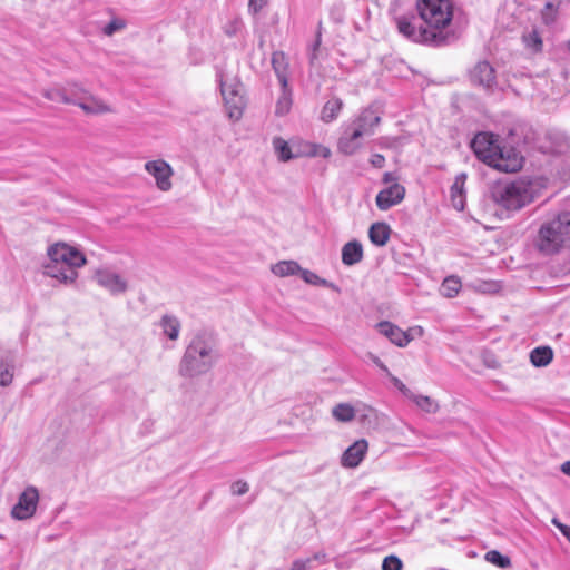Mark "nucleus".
<instances>
[{
	"mask_svg": "<svg viewBox=\"0 0 570 570\" xmlns=\"http://www.w3.org/2000/svg\"><path fill=\"white\" fill-rule=\"evenodd\" d=\"M363 246L358 240L347 242L342 247V262L346 266H353L363 259Z\"/></svg>",
	"mask_w": 570,
	"mask_h": 570,
	"instance_id": "obj_20",
	"label": "nucleus"
},
{
	"mask_svg": "<svg viewBox=\"0 0 570 570\" xmlns=\"http://www.w3.org/2000/svg\"><path fill=\"white\" fill-rule=\"evenodd\" d=\"M405 196V188L394 183L391 186L379 191L375 198V203L379 209L387 210L391 207L400 204Z\"/></svg>",
	"mask_w": 570,
	"mask_h": 570,
	"instance_id": "obj_15",
	"label": "nucleus"
},
{
	"mask_svg": "<svg viewBox=\"0 0 570 570\" xmlns=\"http://www.w3.org/2000/svg\"><path fill=\"white\" fill-rule=\"evenodd\" d=\"M541 14H542V19L546 23L552 22L556 17L554 6L551 2L546 3Z\"/></svg>",
	"mask_w": 570,
	"mask_h": 570,
	"instance_id": "obj_43",
	"label": "nucleus"
},
{
	"mask_svg": "<svg viewBox=\"0 0 570 570\" xmlns=\"http://www.w3.org/2000/svg\"><path fill=\"white\" fill-rule=\"evenodd\" d=\"M396 180H397V177L391 171L384 173L383 178H382V181L384 184H391V185L396 183Z\"/></svg>",
	"mask_w": 570,
	"mask_h": 570,
	"instance_id": "obj_49",
	"label": "nucleus"
},
{
	"mask_svg": "<svg viewBox=\"0 0 570 570\" xmlns=\"http://www.w3.org/2000/svg\"><path fill=\"white\" fill-rule=\"evenodd\" d=\"M343 101L338 97H333L325 102L321 110V120L325 124L334 121L343 109Z\"/></svg>",
	"mask_w": 570,
	"mask_h": 570,
	"instance_id": "obj_23",
	"label": "nucleus"
},
{
	"mask_svg": "<svg viewBox=\"0 0 570 570\" xmlns=\"http://www.w3.org/2000/svg\"><path fill=\"white\" fill-rule=\"evenodd\" d=\"M313 559H296L293 561L289 570H311Z\"/></svg>",
	"mask_w": 570,
	"mask_h": 570,
	"instance_id": "obj_44",
	"label": "nucleus"
},
{
	"mask_svg": "<svg viewBox=\"0 0 570 570\" xmlns=\"http://www.w3.org/2000/svg\"><path fill=\"white\" fill-rule=\"evenodd\" d=\"M272 273L278 277H286L298 274L301 266L295 261H281L272 265Z\"/></svg>",
	"mask_w": 570,
	"mask_h": 570,
	"instance_id": "obj_29",
	"label": "nucleus"
},
{
	"mask_svg": "<svg viewBox=\"0 0 570 570\" xmlns=\"http://www.w3.org/2000/svg\"><path fill=\"white\" fill-rule=\"evenodd\" d=\"M273 147L281 161H288L291 159L304 156L303 147L297 151H292V147L281 137L273 139Z\"/></svg>",
	"mask_w": 570,
	"mask_h": 570,
	"instance_id": "obj_24",
	"label": "nucleus"
},
{
	"mask_svg": "<svg viewBox=\"0 0 570 570\" xmlns=\"http://www.w3.org/2000/svg\"><path fill=\"white\" fill-rule=\"evenodd\" d=\"M500 147L497 136L491 132H479L471 141V148L475 156L489 166Z\"/></svg>",
	"mask_w": 570,
	"mask_h": 570,
	"instance_id": "obj_7",
	"label": "nucleus"
},
{
	"mask_svg": "<svg viewBox=\"0 0 570 570\" xmlns=\"http://www.w3.org/2000/svg\"><path fill=\"white\" fill-rule=\"evenodd\" d=\"M380 122V115L372 107H367L361 110L357 116L346 124L354 130L360 131L362 137H366L374 134L375 128Z\"/></svg>",
	"mask_w": 570,
	"mask_h": 570,
	"instance_id": "obj_11",
	"label": "nucleus"
},
{
	"mask_svg": "<svg viewBox=\"0 0 570 570\" xmlns=\"http://www.w3.org/2000/svg\"><path fill=\"white\" fill-rule=\"evenodd\" d=\"M391 228L386 223H374L368 230L370 240L376 246H384L390 239Z\"/></svg>",
	"mask_w": 570,
	"mask_h": 570,
	"instance_id": "obj_25",
	"label": "nucleus"
},
{
	"mask_svg": "<svg viewBox=\"0 0 570 570\" xmlns=\"http://www.w3.org/2000/svg\"><path fill=\"white\" fill-rule=\"evenodd\" d=\"M47 254L49 262L43 265V274L65 285L73 284L78 278L77 269L87 263L80 250L66 243L49 246Z\"/></svg>",
	"mask_w": 570,
	"mask_h": 570,
	"instance_id": "obj_2",
	"label": "nucleus"
},
{
	"mask_svg": "<svg viewBox=\"0 0 570 570\" xmlns=\"http://www.w3.org/2000/svg\"><path fill=\"white\" fill-rule=\"evenodd\" d=\"M411 400H413L421 410L428 413H435L439 410L438 403L429 396L413 394Z\"/></svg>",
	"mask_w": 570,
	"mask_h": 570,
	"instance_id": "obj_38",
	"label": "nucleus"
},
{
	"mask_svg": "<svg viewBox=\"0 0 570 570\" xmlns=\"http://www.w3.org/2000/svg\"><path fill=\"white\" fill-rule=\"evenodd\" d=\"M268 0H249L248 1V10L249 12L256 14L258 13L266 4Z\"/></svg>",
	"mask_w": 570,
	"mask_h": 570,
	"instance_id": "obj_45",
	"label": "nucleus"
},
{
	"mask_svg": "<svg viewBox=\"0 0 570 570\" xmlns=\"http://www.w3.org/2000/svg\"><path fill=\"white\" fill-rule=\"evenodd\" d=\"M120 26L117 24L115 21H111L110 23H108L105 29H104V32L107 35V36H110L112 35L117 29H119Z\"/></svg>",
	"mask_w": 570,
	"mask_h": 570,
	"instance_id": "obj_50",
	"label": "nucleus"
},
{
	"mask_svg": "<svg viewBox=\"0 0 570 570\" xmlns=\"http://www.w3.org/2000/svg\"><path fill=\"white\" fill-rule=\"evenodd\" d=\"M363 139L364 137L360 135V131L344 124L337 140V150L345 156H352L363 147Z\"/></svg>",
	"mask_w": 570,
	"mask_h": 570,
	"instance_id": "obj_14",
	"label": "nucleus"
},
{
	"mask_svg": "<svg viewBox=\"0 0 570 570\" xmlns=\"http://www.w3.org/2000/svg\"><path fill=\"white\" fill-rule=\"evenodd\" d=\"M39 501V492L35 487H28L13 505L11 515L17 520H26L31 518L37 509Z\"/></svg>",
	"mask_w": 570,
	"mask_h": 570,
	"instance_id": "obj_8",
	"label": "nucleus"
},
{
	"mask_svg": "<svg viewBox=\"0 0 570 570\" xmlns=\"http://www.w3.org/2000/svg\"><path fill=\"white\" fill-rule=\"evenodd\" d=\"M308 559H313V561H317L320 563H325L326 554L324 552H316Z\"/></svg>",
	"mask_w": 570,
	"mask_h": 570,
	"instance_id": "obj_51",
	"label": "nucleus"
},
{
	"mask_svg": "<svg viewBox=\"0 0 570 570\" xmlns=\"http://www.w3.org/2000/svg\"><path fill=\"white\" fill-rule=\"evenodd\" d=\"M332 415L340 422H350L355 416L353 406L346 403H340L332 410Z\"/></svg>",
	"mask_w": 570,
	"mask_h": 570,
	"instance_id": "obj_34",
	"label": "nucleus"
},
{
	"mask_svg": "<svg viewBox=\"0 0 570 570\" xmlns=\"http://www.w3.org/2000/svg\"><path fill=\"white\" fill-rule=\"evenodd\" d=\"M370 360L380 368L382 370L386 375H391V372L386 367V365L377 357L376 355L370 353L368 354Z\"/></svg>",
	"mask_w": 570,
	"mask_h": 570,
	"instance_id": "obj_47",
	"label": "nucleus"
},
{
	"mask_svg": "<svg viewBox=\"0 0 570 570\" xmlns=\"http://www.w3.org/2000/svg\"><path fill=\"white\" fill-rule=\"evenodd\" d=\"M417 11L422 24L416 26L411 19H396L397 30L412 41L430 46H442L449 41L450 35L445 28L453 16L451 0H419Z\"/></svg>",
	"mask_w": 570,
	"mask_h": 570,
	"instance_id": "obj_1",
	"label": "nucleus"
},
{
	"mask_svg": "<svg viewBox=\"0 0 570 570\" xmlns=\"http://www.w3.org/2000/svg\"><path fill=\"white\" fill-rule=\"evenodd\" d=\"M568 48H569V50H570V41L568 42Z\"/></svg>",
	"mask_w": 570,
	"mask_h": 570,
	"instance_id": "obj_56",
	"label": "nucleus"
},
{
	"mask_svg": "<svg viewBox=\"0 0 570 570\" xmlns=\"http://www.w3.org/2000/svg\"><path fill=\"white\" fill-rule=\"evenodd\" d=\"M523 157L513 148L500 147L490 166L504 173H515L522 168Z\"/></svg>",
	"mask_w": 570,
	"mask_h": 570,
	"instance_id": "obj_10",
	"label": "nucleus"
},
{
	"mask_svg": "<svg viewBox=\"0 0 570 570\" xmlns=\"http://www.w3.org/2000/svg\"><path fill=\"white\" fill-rule=\"evenodd\" d=\"M14 376V366L12 363L1 362L0 363V386H9Z\"/></svg>",
	"mask_w": 570,
	"mask_h": 570,
	"instance_id": "obj_39",
	"label": "nucleus"
},
{
	"mask_svg": "<svg viewBox=\"0 0 570 570\" xmlns=\"http://www.w3.org/2000/svg\"><path fill=\"white\" fill-rule=\"evenodd\" d=\"M553 351L549 346H539L531 351L530 361L535 367H543L551 363Z\"/></svg>",
	"mask_w": 570,
	"mask_h": 570,
	"instance_id": "obj_27",
	"label": "nucleus"
},
{
	"mask_svg": "<svg viewBox=\"0 0 570 570\" xmlns=\"http://www.w3.org/2000/svg\"><path fill=\"white\" fill-rule=\"evenodd\" d=\"M402 561L396 556L385 557L382 563V570H401Z\"/></svg>",
	"mask_w": 570,
	"mask_h": 570,
	"instance_id": "obj_40",
	"label": "nucleus"
},
{
	"mask_svg": "<svg viewBox=\"0 0 570 570\" xmlns=\"http://www.w3.org/2000/svg\"><path fill=\"white\" fill-rule=\"evenodd\" d=\"M249 490V485L244 480H237L230 485V491L233 495H243L247 493Z\"/></svg>",
	"mask_w": 570,
	"mask_h": 570,
	"instance_id": "obj_41",
	"label": "nucleus"
},
{
	"mask_svg": "<svg viewBox=\"0 0 570 570\" xmlns=\"http://www.w3.org/2000/svg\"><path fill=\"white\" fill-rule=\"evenodd\" d=\"M77 90H72L75 101L72 105L78 106L88 115H101L111 112L112 109L102 99L89 94L79 85H73Z\"/></svg>",
	"mask_w": 570,
	"mask_h": 570,
	"instance_id": "obj_6",
	"label": "nucleus"
},
{
	"mask_svg": "<svg viewBox=\"0 0 570 570\" xmlns=\"http://www.w3.org/2000/svg\"><path fill=\"white\" fill-rule=\"evenodd\" d=\"M377 328L382 335L386 336L393 344L400 347L406 346L412 341L410 333L402 331L391 322H380Z\"/></svg>",
	"mask_w": 570,
	"mask_h": 570,
	"instance_id": "obj_18",
	"label": "nucleus"
},
{
	"mask_svg": "<svg viewBox=\"0 0 570 570\" xmlns=\"http://www.w3.org/2000/svg\"><path fill=\"white\" fill-rule=\"evenodd\" d=\"M164 334L171 341H176L180 332V322L173 315H164L160 320Z\"/></svg>",
	"mask_w": 570,
	"mask_h": 570,
	"instance_id": "obj_28",
	"label": "nucleus"
},
{
	"mask_svg": "<svg viewBox=\"0 0 570 570\" xmlns=\"http://www.w3.org/2000/svg\"><path fill=\"white\" fill-rule=\"evenodd\" d=\"M466 180V174L461 173L455 176L454 183L451 186L450 189V199L452 203V206L456 210H463L465 205V191H464V185Z\"/></svg>",
	"mask_w": 570,
	"mask_h": 570,
	"instance_id": "obj_19",
	"label": "nucleus"
},
{
	"mask_svg": "<svg viewBox=\"0 0 570 570\" xmlns=\"http://www.w3.org/2000/svg\"><path fill=\"white\" fill-rule=\"evenodd\" d=\"M485 560L501 569H508L511 567V560L509 557L503 556L497 550H490L485 553Z\"/></svg>",
	"mask_w": 570,
	"mask_h": 570,
	"instance_id": "obj_36",
	"label": "nucleus"
},
{
	"mask_svg": "<svg viewBox=\"0 0 570 570\" xmlns=\"http://www.w3.org/2000/svg\"><path fill=\"white\" fill-rule=\"evenodd\" d=\"M220 91H222L223 98L242 96L243 95V86L236 79L232 80L230 82H228L227 80L220 79Z\"/></svg>",
	"mask_w": 570,
	"mask_h": 570,
	"instance_id": "obj_35",
	"label": "nucleus"
},
{
	"mask_svg": "<svg viewBox=\"0 0 570 570\" xmlns=\"http://www.w3.org/2000/svg\"><path fill=\"white\" fill-rule=\"evenodd\" d=\"M292 107V90L289 88V85L286 87H282L281 96L277 99L276 107H275V114L277 116H285L289 112Z\"/></svg>",
	"mask_w": 570,
	"mask_h": 570,
	"instance_id": "obj_31",
	"label": "nucleus"
},
{
	"mask_svg": "<svg viewBox=\"0 0 570 570\" xmlns=\"http://www.w3.org/2000/svg\"><path fill=\"white\" fill-rule=\"evenodd\" d=\"M145 170L155 179L156 186L161 191H168L173 184L174 170L164 159L149 160L144 165Z\"/></svg>",
	"mask_w": 570,
	"mask_h": 570,
	"instance_id": "obj_9",
	"label": "nucleus"
},
{
	"mask_svg": "<svg viewBox=\"0 0 570 570\" xmlns=\"http://www.w3.org/2000/svg\"><path fill=\"white\" fill-rule=\"evenodd\" d=\"M471 81L483 88L491 89L495 83V71L488 61L478 62L470 72Z\"/></svg>",
	"mask_w": 570,
	"mask_h": 570,
	"instance_id": "obj_17",
	"label": "nucleus"
},
{
	"mask_svg": "<svg viewBox=\"0 0 570 570\" xmlns=\"http://www.w3.org/2000/svg\"><path fill=\"white\" fill-rule=\"evenodd\" d=\"M380 122V115L372 107H367L361 110L357 116L346 124L354 130L360 131L362 137H366L374 134L375 128Z\"/></svg>",
	"mask_w": 570,
	"mask_h": 570,
	"instance_id": "obj_12",
	"label": "nucleus"
},
{
	"mask_svg": "<svg viewBox=\"0 0 570 570\" xmlns=\"http://www.w3.org/2000/svg\"><path fill=\"white\" fill-rule=\"evenodd\" d=\"M566 538L570 541V532L566 533Z\"/></svg>",
	"mask_w": 570,
	"mask_h": 570,
	"instance_id": "obj_55",
	"label": "nucleus"
},
{
	"mask_svg": "<svg viewBox=\"0 0 570 570\" xmlns=\"http://www.w3.org/2000/svg\"><path fill=\"white\" fill-rule=\"evenodd\" d=\"M368 450V443L365 439H360L351 444L342 454L341 464L344 468H356L363 461Z\"/></svg>",
	"mask_w": 570,
	"mask_h": 570,
	"instance_id": "obj_16",
	"label": "nucleus"
},
{
	"mask_svg": "<svg viewBox=\"0 0 570 570\" xmlns=\"http://www.w3.org/2000/svg\"><path fill=\"white\" fill-rule=\"evenodd\" d=\"M73 85L75 83H68V86L65 88L53 87L46 89L43 90L42 95L49 100L72 105L75 101L72 90H77Z\"/></svg>",
	"mask_w": 570,
	"mask_h": 570,
	"instance_id": "obj_21",
	"label": "nucleus"
},
{
	"mask_svg": "<svg viewBox=\"0 0 570 570\" xmlns=\"http://www.w3.org/2000/svg\"><path fill=\"white\" fill-rule=\"evenodd\" d=\"M370 163L375 168H382L385 164V158L381 154H374L372 155Z\"/></svg>",
	"mask_w": 570,
	"mask_h": 570,
	"instance_id": "obj_46",
	"label": "nucleus"
},
{
	"mask_svg": "<svg viewBox=\"0 0 570 570\" xmlns=\"http://www.w3.org/2000/svg\"><path fill=\"white\" fill-rule=\"evenodd\" d=\"M393 383V385L406 397L411 399L413 396L412 391L396 376L387 375Z\"/></svg>",
	"mask_w": 570,
	"mask_h": 570,
	"instance_id": "obj_42",
	"label": "nucleus"
},
{
	"mask_svg": "<svg viewBox=\"0 0 570 570\" xmlns=\"http://www.w3.org/2000/svg\"><path fill=\"white\" fill-rule=\"evenodd\" d=\"M303 154L304 156L309 157L321 156L323 158H328L331 156V150L322 145L306 142L303 145Z\"/></svg>",
	"mask_w": 570,
	"mask_h": 570,
	"instance_id": "obj_37",
	"label": "nucleus"
},
{
	"mask_svg": "<svg viewBox=\"0 0 570 570\" xmlns=\"http://www.w3.org/2000/svg\"><path fill=\"white\" fill-rule=\"evenodd\" d=\"M95 281L99 286L107 289L111 295H119L127 291V282L117 273L100 268L95 272Z\"/></svg>",
	"mask_w": 570,
	"mask_h": 570,
	"instance_id": "obj_13",
	"label": "nucleus"
},
{
	"mask_svg": "<svg viewBox=\"0 0 570 570\" xmlns=\"http://www.w3.org/2000/svg\"><path fill=\"white\" fill-rule=\"evenodd\" d=\"M407 333H410V336H412V337L414 335L421 336V335H423V328L421 326H414V327L410 328Z\"/></svg>",
	"mask_w": 570,
	"mask_h": 570,
	"instance_id": "obj_52",
	"label": "nucleus"
},
{
	"mask_svg": "<svg viewBox=\"0 0 570 570\" xmlns=\"http://www.w3.org/2000/svg\"><path fill=\"white\" fill-rule=\"evenodd\" d=\"M544 188L540 178H520L498 186L493 190V199L507 210H519L532 203Z\"/></svg>",
	"mask_w": 570,
	"mask_h": 570,
	"instance_id": "obj_5",
	"label": "nucleus"
},
{
	"mask_svg": "<svg viewBox=\"0 0 570 570\" xmlns=\"http://www.w3.org/2000/svg\"><path fill=\"white\" fill-rule=\"evenodd\" d=\"M461 286L462 284L458 276H448L442 282L440 292L443 296L452 298L459 294Z\"/></svg>",
	"mask_w": 570,
	"mask_h": 570,
	"instance_id": "obj_32",
	"label": "nucleus"
},
{
	"mask_svg": "<svg viewBox=\"0 0 570 570\" xmlns=\"http://www.w3.org/2000/svg\"><path fill=\"white\" fill-rule=\"evenodd\" d=\"M217 360L214 345L205 333L196 334L187 345L178 365V373L186 379L206 374Z\"/></svg>",
	"mask_w": 570,
	"mask_h": 570,
	"instance_id": "obj_3",
	"label": "nucleus"
},
{
	"mask_svg": "<svg viewBox=\"0 0 570 570\" xmlns=\"http://www.w3.org/2000/svg\"><path fill=\"white\" fill-rule=\"evenodd\" d=\"M534 246L543 255H553L570 248V208L542 223Z\"/></svg>",
	"mask_w": 570,
	"mask_h": 570,
	"instance_id": "obj_4",
	"label": "nucleus"
},
{
	"mask_svg": "<svg viewBox=\"0 0 570 570\" xmlns=\"http://www.w3.org/2000/svg\"><path fill=\"white\" fill-rule=\"evenodd\" d=\"M569 147L567 139H564V146H560L556 149L557 153H563Z\"/></svg>",
	"mask_w": 570,
	"mask_h": 570,
	"instance_id": "obj_54",
	"label": "nucleus"
},
{
	"mask_svg": "<svg viewBox=\"0 0 570 570\" xmlns=\"http://www.w3.org/2000/svg\"><path fill=\"white\" fill-rule=\"evenodd\" d=\"M561 471H562V473H564L566 475H569V476H570V461H567V462L562 463V465H561Z\"/></svg>",
	"mask_w": 570,
	"mask_h": 570,
	"instance_id": "obj_53",
	"label": "nucleus"
},
{
	"mask_svg": "<svg viewBox=\"0 0 570 570\" xmlns=\"http://www.w3.org/2000/svg\"><path fill=\"white\" fill-rule=\"evenodd\" d=\"M272 66L281 87H286L288 85V63L285 55L281 51L274 52L272 56Z\"/></svg>",
	"mask_w": 570,
	"mask_h": 570,
	"instance_id": "obj_22",
	"label": "nucleus"
},
{
	"mask_svg": "<svg viewBox=\"0 0 570 570\" xmlns=\"http://www.w3.org/2000/svg\"><path fill=\"white\" fill-rule=\"evenodd\" d=\"M227 108L228 117L233 120L240 119L246 106L244 95L224 98Z\"/></svg>",
	"mask_w": 570,
	"mask_h": 570,
	"instance_id": "obj_26",
	"label": "nucleus"
},
{
	"mask_svg": "<svg viewBox=\"0 0 570 570\" xmlns=\"http://www.w3.org/2000/svg\"><path fill=\"white\" fill-rule=\"evenodd\" d=\"M298 274L301 275L302 279L307 284L315 285V286H324V287H328L333 291L338 292V287L335 284L330 283L328 281H326L324 278H321L317 274H315L314 272H312L309 269H305V268L301 267V271H298Z\"/></svg>",
	"mask_w": 570,
	"mask_h": 570,
	"instance_id": "obj_30",
	"label": "nucleus"
},
{
	"mask_svg": "<svg viewBox=\"0 0 570 570\" xmlns=\"http://www.w3.org/2000/svg\"><path fill=\"white\" fill-rule=\"evenodd\" d=\"M522 42L533 52L542 50V38L537 29H531L522 35Z\"/></svg>",
	"mask_w": 570,
	"mask_h": 570,
	"instance_id": "obj_33",
	"label": "nucleus"
},
{
	"mask_svg": "<svg viewBox=\"0 0 570 570\" xmlns=\"http://www.w3.org/2000/svg\"><path fill=\"white\" fill-rule=\"evenodd\" d=\"M552 523L561 531V533L566 537V533L570 532V527L561 523L557 518L552 519Z\"/></svg>",
	"mask_w": 570,
	"mask_h": 570,
	"instance_id": "obj_48",
	"label": "nucleus"
}]
</instances>
